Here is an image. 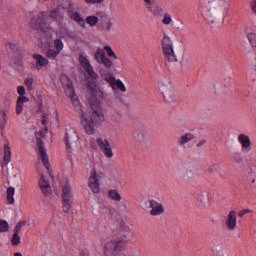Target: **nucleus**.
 Here are the masks:
<instances>
[{
  "instance_id": "42",
  "label": "nucleus",
  "mask_w": 256,
  "mask_h": 256,
  "mask_svg": "<svg viewBox=\"0 0 256 256\" xmlns=\"http://www.w3.org/2000/svg\"><path fill=\"white\" fill-rule=\"evenodd\" d=\"M24 84L31 91V89H33V78H26Z\"/></svg>"
},
{
  "instance_id": "21",
  "label": "nucleus",
  "mask_w": 256,
  "mask_h": 256,
  "mask_svg": "<svg viewBox=\"0 0 256 256\" xmlns=\"http://www.w3.org/2000/svg\"><path fill=\"white\" fill-rule=\"evenodd\" d=\"M238 142L240 143L242 149L249 151L251 149V138L245 134L238 135Z\"/></svg>"
},
{
  "instance_id": "23",
  "label": "nucleus",
  "mask_w": 256,
  "mask_h": 256,
  "mask_svg": "<svg viewBox=\"0 0 256 256\" xmlns=\"http://www.w3.org/2000/svg\"><path fill=\"white\" fill-rule=\"evenodd\" d=\"M24 103H29V97L19 96L16 102V115H21V113H23Z\"/></svg>"
},
{
  "instance_id": "50",
  "label": "nucleus",
  "mask_w": 256,
  "mask_h": 256,
  "mask_svg": "<svg viewBox=\"0 0 256 256\" xmlns=\"http://www.w3.org/2000/svg\"><path fill=\"white\" fill-rule=\"evenodd\" d=\"M205 143H207V140H201V141L197 144V147H203V145H205Z\"/></svg>"
},
{
  "instance_id": "51",
  "label": "nucleus",
  "mask_w": 256,
  "mask_h": 256,
  "mask_svg": "<svg viewBox=\"0 0 256 256\" xmlns=\"http://www.w3.org/2000/svg\"><path fill=\"white\" fill-rule=\"evenodd\" d=\"M113 24L111 23V22H108L107 23V29L109 30V29H111V26H112Z\"/></svg>"
},
{
  "instance_id": "49",
  "label": "nucleus",
  "mask_w": 256,
  "mask_h": 256,
  "mask_svg": "<svg viewBox=\"0 0 256 256\" xmlns=\"http://www.w3.org/2000/svg\"><path fill=\"white\" fill-rule=\"evenodd\" d=\"M234 163H243V157L235 156L234 157Z\"/></svg>"
},
{
  "instance_id": "9",
  "label": "nucleus",
  "mask_w": 256,
  "mask_h": 256,
  "mask_svg": "<svg viewBox=\"0 0 256 256\" xmlns=\"http://www.w3.org/2000/svg\"><path fill=\"white\" fill-rule=\"evenodd\" d=\"M62 203H63V211L65 213H70L73 207V193L71 192V186L66 184L62 188Z\"/></svg>"
},
{
  "instance_id": "34",
  "label": "nucleus",
  "mask_w": 256,
  "mask_h": 256,
  "mask_svg": "<svg viewBox=\"0 0 256 256\" xmlns=\"http://www.w3.org/2000/svg\"><path fill=\"white\" fill-rule=\"evenodd\" d=\"M54 47L58 53H61L63 51V41L61 39H54Z\"/></svg>"
},
{
  "instance_id": "53",
  "label": "nucleus",
  "mask_w": 256,
  "mask_h": 256,
  "mask_svg": "<svg viewBox=\"0 0 256 256\" xmlns=\"http://www.w3.org/2000/svg\"><path fill=\"white\" fill-rule=\"evenodd\" d=\"M14 256H23V254H21L20 252H16L14 253Z\"/></svg>"
},
{
  "instance_id": "5",
  "label": "nucleus",
  "mask_w": 256,
  "mask_h": 256,
  "mask_svg": "<svg viewBox=\"0 0 256 256\" xmlns=\"http://www.w3.org/2000/svg\"><path fill=\"white\" fill-rule=\"evenodd\" d=\"M30 27L33 31H38L41 33H49L53 31L51 25L47 23V13L40 12L38 15L34 16L30 20Z\"/></svg>"
},
{
  "instance_id": "52",
  "label": "nucleus",
  "mask_w": 256,
  "mask_h": 256,
  "mask_svg": "<svg viewBox=\"0 0 256 256\" xmlns=\"http://www.w3.org/2000/svg\"><path fill=\"white\" fill-rule=\"evenodd\" d=\"M251 183H252V185H254V187H256V181H255V179H252V180H251Z\"/></svg>"
},
{
  "instance_id": "37",
  "label": "nucleus",
  "mask_w": 256,
  "mask_h": 256,
  "mask_svg": "<svg viewBox=\"0 0 256 256\" xmlns=\"http://www.w3.org/2000/svg\"><path fill=\"white\" fill-rule=\"evenodd\" d=\"M24 225H27V222L25 220L18 222L13 230V233L19 234Z\"/></svg>"
},
{
  "instance_id": "7",
  "label": "nucleus",
  "mask_w": 256,
  "mask_h": 256,
  "mask_svg": "<svg viewBox=\"0 0 256 256\" xmlns=\"http://www.w3.org/2000/svg\"><path fill=\"white\" fill-rule=\"evenodd\" d=\"M129 233H131V227H129V223L125 221H121L118 227L113 231L116 241L124 245H127L129 241Z\"/></svg>"
},
{
  "instance_id": "19",
  "label": "nucleus",
  "mask_w": 256,
  "mask_h": 256,
  "mask_svg": "<svg viewBox=\"0 0 256 256\" xmlns=\"http://www.w3.org/2000/svg\"><path fill=\"white\" fill-rule=\"evenodd\" d=\"M39 187L43 195H45L46 197H49V195H51L52 193L51 184H49V181L45 179V175L43 173H41V177L39 180Z\"/></svg>"
},
{
  "instance_id": "35",
  "label": "nucleus",
  "mask_w": 256,
  "mask_h": 256,
  "mask_svg": "<svg viewBox=\"0 0 256 256\" xmlns=\"http://www.w3.org/2000/svg\"><path fill=\"white\" fill-rule=\"evenodd\" d=\"M9 231V224L5 220H0V233H7Z\"/></svg>"
},
{
  "instance_id": "27",
  "label": "nucleus",
  "mask_w": 256,
  "mask_h": 256,
  "mask_svg": "<svg viewBox=\"0 0 256 256\" xmlns=\"http://www.w3.org/2000/svg\"><path fill=\"white\" fill-rule=\"evenodd\" d=\"M7 126V111L0 110V129H5Z\"/></svg>"
},
{
  "instance_id": "12",
  "label": "nucleus",
  "mask_w": 256,
  "mask_h": 256,
  "mask_svg": "<svg viewBox=\"0 0 256 256\" xmlns=\"http://www.w3.org/2000/svg\"><path fill=\"white\" fill-rule=\"evenodd\" d=\"M132 140L136 145H145L148 141L147 130L138 128L132 132Z\"/></svg>"
},
{
  "instance_id": "47",
  "label": "nucleus",
  "mask_w": 256,
  "mask_h": 256,
  "mask_svg": "<svg viewBox=\"0 0 256 256\" xmlns=\"http://www.w3.org/2000/svg\"><path fill=\"white\" fill-rule=\"evenodd\" d=\"M247 213H251V210L249 209H244L242 211L239 212V217H245V215H247Z\"/></svg>"
},
{
  "instance_id": "15",
  "label": "nucleus",
  "mask_w": 256,
  "mask_h": 256,
  "mask_svg": "<svg viewBox=\"0 0 256 256\" xmlns=\"http://www.w3.org/2000/svg\"><path fill=\"white\" fill-rule=\"evenodd\" d=\"M97 144L101 149V151L103 152V154L105 155V157H107V159H111L113 157V148H111V144L109 143V140L98 138Z\"/></svg>"
},
{
  "instance_id": "31",
  "label": "nucleus",
  "mask_w": 256,
  "mask_h": 256,
  "mask_svg": "<svg viewBox=\"0 0 256 256\" xmlns=\"http://www.w3.org/2000/svg\"><path fill=\"white\" fill-rule=\"evenodd\" d=\"M108 197L112 199V201H121V194L117 190H109Z\"/></svg>"
},
{
  "instance_id": "17",
  "label": "nucleus",
  "mask_w": 256,
  "mask_h": 256,
  "mask_svg": "<svg viewBox=\"0 0 256 256\" xmlns=\"http://www.w3.org/2000/svg\"><path fill=\"white\" fill-rule=\"evenodd\" d=\"M150 204V215L152 217H159V215H163L165 213V207H163V204L157 202L156 200H149Z\"/></svg>"
},
{
  "instance_id": "29",
  "label": "nucleus",
  "mask_w": 256,
  "mask_h": 256,
  "mask_svg": "<svg viewBox=\"0 0 256 256\" xmlns=\"http://www.w3.org/2000/svg\"><path fill=\"white\" fill-rule=\"evenodd\" d=\"M13 195H15V188L9 187L7 189V201L10 203V205H13L15 203V198H13Z\"/></svg>"
},
{
  "instance_id": "10",
  "label": "nucleus",
  "mask_w": 256,
  "mask_h": 256,
  "mask_svg": "<svg viewBox=\"0 0 256 256\" xmlns=\"http://www.w3.org/2000/svg\"><path fill=\"white\" fill-rule=\"evenodd\" d=\"M66 149L68 153H71L75 147H77V143H79V135H77V131L73 128H69L66 130Z\"/></svg>"
},
{
  "instance_id": "33",
  "label": "nucleus",
  "mask_w": 256,
  "mask_h": 256,
  "mask_svg": "<svg viewBox=\"0 0 256 256\" xmlns=\"http://www.w3.org/2000/svg\"><path fill=\"white\" fill-rule=\"evenodd\" d=\"M115 87L116 89H119V91H121L122 93H125L127 91V87L120 79L116 80V82L114 83V88Z\"/></svg>"
},
{
  "instance_id": "40",
  "label": "nucleus",
  "mask_w": 256,
  "mask_h": 256,
  "mask_svg": "<svg viewBox=\"0 0 256 256\" xmlns=\"http://www.w3.org/2000/svg\"><path fill=\"white\" fill-rule=\"evenodd\" d=\"M45 38L42 39V43H45L46 45H51V43H53V40H52L53 39V35L46 34Z\"/></svg>"
},
{
  "instance_id": "54",
  "label": "nucleus",
  "mask_w": 256,
  "mask_h": 256,
  "mask_svg": "<svg viewBox=\"0 0 256 256\" xmlns=\"http://www.w3.org/2000/svg\"><path fill=\"white\" fill-rule=\"evenodd\" d=\"M44 131L47 133V131H49V128L45 127Z\"/></svg>"
},
{
  "instance_id": "25",
  "label": "nucleus",
  "mask_w": 256,
  "mask_h": 256,
  "mask_svg": "<svg viewBox=\"0 0 256 256\" xmlns=\"http://www.w3.org/2000/svg\"><path fill=\"white\" fill-rule=\"evenodd\" d=\"M193 139H195V134L186 133L180 137V140L178 141V143L180 145H187V143H189L190 141H193Z\"/></svg>"
},
{
  "instance_id": "30",
  "label": "nucleus",
  "mask_w": 256,
  "mask_h": 256,
  "mask_svg": "<svg viewBox=\"0 0 256 256\" xmlns=\"http://www.w3.org/2000/svg\"><path fill=\"white\" fill-rule=\"evenodd\" d=\"M86 23L88 25H90V27H95L99 23V17L88 16V17H86Z\"/></svg>"
},
{
  "instance_id": "36",
  "label": "nucleus",
  "mask_w": 256,
  "mask_h": 256,
  "mask_svg": "<svg viewBox=\"0 0 256 256\" xmlns=\"http://www.w3.org/2000/svg\"><path fill=\"white\" fill-rule=\"evenodd\" d=\"M162 17H163L162 23L164 25H171L173 18H171V15L169 13H164Z\"/></svg>"
},
{
  "instance_id": "41",
  "label": "nucleus",
  "mask_w": 256,
  "mask_h": 256,
  "mask_svg": "<svg viewBox=\"0 0 256 256\" xmlns=\"http://www.w3.org/2000/svg\"><path fill=\"white\" fill-rule=\"evenodd\" d=\"M218 169H219V164H212L208 166L207 171L208 173H217Z\"/></svg>"
},
{
  "instance_id": "48",
  "label": "nucleus",
  "mask_w": 256,
  "mask_h": 256,
  "mask_svg": "<svg viewBox=\"0 0 256 256\" xmlns=\"http://www.w3.org/2000/svg\"><path fill=\"white\" fill-rule=\"evenodd\" d=\"M60 79H61L62 83L69 82V76L68 75L62 74Z\"/></svg>"
},
{
  "instance_id": "44",
  "label": "nucleus",
  "mask_w": 256,
  "mask_h": 256,
  "mask_svg": "<svg viewBox=\"0 0 256 256\" xmlns=\"http://www.w3.org/2000/svg\"><path fill=\"white\" fill-rule=\"evenodd\" d=\"M18 94L20 95V97H25V87L24 86H18Z\"/></svg>"
},
{
  "instance_id": "6",
  "label": "nucleus",
  "mask_w": 256,
  "mask_h": 256,
  "mask_svg": "<svg viewBox=\"0 0 256 256\" xmlns=\"http://www.w3.org/2000/svg\"><path fill=\"white\" fill-rule=\"evenodd\" d=\"M105 178V173L93 168L88 178V187L92 193L97 194L101 191V179Z\"/></svg>"
},
{
  "instance_id": "46",
  "label": "nucleus",
  "mask_w": 256,
  "mask_h": 256,
  "mask_svg": "<svg viewBox=\"0 0 256 256\" xmlns=\"http://www.w3.org/2000/svg\"><path fill=\"white\" fill-rule=\"evenodd\" d=\"M84 3H87L88 5H97L101 4L99 0H84Z\"/></svg>"
},
{
  "instance_id": "57",
  "label": "nucleus",
  "mask_w": 256,
  "mask_h": 256,
  "mask_svg": "<svg viewBox=\"0 0 256 256\" xmlns=\"http://www.w3.org/2000/svg\"><path fill=\"white\" fill-rule=\"evenodd\" d=\"M44 1H48V0H44Z\"/></svg>"
},
{
  "instance_id": "14",
  "label": "nucleus",
  "mask_w": 256,
  "mask_h": 256,
  "mask_svg": "<svg viewBox=\"0 0 256 256\" xmlns=\"http://www.w3.org/2000/svg\"><path fill=\"white\" fill-rule=\"evenodd\" d=\"M158 87L164 99H171V97H173V88L171 87V82H169V80H160L158 82Z\"/></svg>"
},
{
  "instance_id": "39",
  "label": "nucleus",
  "mask_w": 256,
  "mask_h": 256,
  "mask_svg": "<svg viewBox=\"0 0 256 256\" xmlns=\"http://www.w3.org/2000/svg\"><path fill=\"white\" fill-rule=\"evenodd\" d=\"M11 243L12 245H19V243H21V238L19 237V234L13 232Z\"/></svg>"
},
{
  "instance_id": "22",
  "label": "nucleus",
  "mask_w": 256,
  "mask_h": 256,
  "mask_svg": "<svg viewBox=\"0 0 256 256\" xmlns=\"http://www.w3.org/2000/svg\"><path fill=\"white\" fill-rule=\"evenodd\" d=\"M33 58L36 61V69L39 71V69H41V67H47V65H49V60H47V58L43 57L40 54H34Z\"/></svg>"
},
{
  "instance_id": "20",
  "label": "nucleus",
  "mask_w": 256,
  "mask_h": 256,
  "mask_svg": "<svg viewBox=\"0 0 256 256\" xmlns=\"http://www.w3.org/2000/svg\"><path fill=\"white\" fill-rule=\"evenodd\" d=\"M246 53H251L253 49H256V33H248L247 41L244 46Z\"/></svg>"
},
{
  "instance_id": "4",
  "label": "nucleus",
  "mask_w": 256,
  "mask_h": 256,
  "mask_svg": "<svg viewBox=\"0 0 256 256\" xmlns=\"http://www.w3.org/2000/svg\"><path fill=\"white\" fill-rule=\"evenodd\" d=\"M206 19L215 25L223 21V12L221 11V0H210L207 4Z\"/></svg>"
},
{
  "instance_id": "11",
  "label": "nucleus",
  "mask_w": 256,
  "mask_h": 256,
  "mask_svg": "<svg viewBox=\"0 0 256 256\" xmlns=\"http://www.w3.org/2000/svg\"><path fill=\"white\" fill-rule=\"evenodd\" d=\"M79 63L82 69H84V71L89 75L90 79H92L93 81L99 79V74L95 72V69L91 65V62L83 54L79 56Z\"/></svg>"
},
{
  "instance_id": "2",
  "label": "nucleus",
  "mask_w": 256,
  "mask_h": 256,
  "mask_svg": "<svg viewBox=\"0 0 256 256\" xmlns=\"http://www.w3.org/2000/svg\"><path fill=\"white\" fill-rule=\"evenodd\" d=\"M180 44L181 42H179L174 34H164L162 39V49L166 65L172 67L183 61L181 47H179Z\"/></svg>"
},
{
  "instance_id": "16",
  "label": "nucleus",
  "mask_w": 256,
  "mask_h": 256,
  "mask_svg": "<svg viewBox=\"0 0 256 256\" xmlns=\"http://www.w3.org/2000/svg\"><path fill=\"white\" fill-rule=\"evenodd\" d=\"M145 3H147V9L153 17H162L163 14L165 13V10L157 4V3H151L153 0H144Z\"/></svg>"
},
{
  "instance_id": "28",
  "label": "nucleus",
  "mask_w": 256,
  "mask_h": 256,
  "mask_svg": "<svg viewBox=\"0 0 256 256\" xmlns=\"http://www.w3.org/2000/svg\"><path fill=\"white\" fill-rule=\"evenodd\" d=\"M198 203H207L209 201V193L208 192H199L196 196Z\"/></svg>"
},
{
  "instance_id": "43",
  "label": "nucleus",
  "mask_w": 256,
  "mask_h": 256,
  "mask_svg": "<svg viewBox=\"0 0 256 256\" xmlns=\"http://www.w3.org/2000/svg\"><path fill=\"white\" fill-rule=\"evenodd\" d=\"M51 19H57L59 17V8L53 9L50 12Z\"/></svg>"
},
{
  "instance_id": "24",
  "label": "nucleus",
  "mask_w": 256,
  "mask_h": 256,
  "mask_svg": "<svg viewBox=\"0 0 256 256\" xmlns=\"http://www.w3.org/2000/svg\"><path fill=\"white\" fill-rule=\"evenodd\" d=\"M69 17L70 19H72V21H75L76 23H78L80 27L85 28V19H83V16L81 15L80 12H70Z\"/></svg>"
},
{
  "instance_id": "32",
  "label": "nucleus",
  "mask_w": 256,
  "mask_h": 256,
  "mask_svg": "<svg viewBox=\"0 0 256 256\" xmlns=\"http://www.w3.org/2000/svg\"><path fill=\"white\" fill-rule=\"evenodd\" d=\"M60 54V52H58L57 50H54V49H48L47 52H46V57L48 59H52V60H55L57 59V56Z\"/></svg>"
},
{
  "instance_id": "45",
  "label": "nucleus",
  "mask_w": 256,
  "mask_h": 256,
  "mask_svg": "<svg viewBox=\"0 0 256 256\" xmlns=\"http://www.w3.org/2000/svg\"><path fill=\"white\" fill-rule=\"evenodd\" d=\"M49 119V115L48 114H43L42 115V125H44L45 127L47 126V120Z\"/></svg>"
},
{
  "instance_id": "55",
  "label": "nucleus",
  "mask_w": 256,
  "mask_h": 256,
  "mask_svg": "<svg viewBox=\"0 0 256 256\" xmlns=\"http://www.w3.org/2000/svg\"><path fill=\"white\" fill-rule=\"evenodd\" d=\"M100 3H103V1H105V0H98Z\"/></svg>"
},
{
  "instance_id": "8",
  "label": "nucleus",
  "mask_w": 256,
  "mask_h": 256,
  "mask_svg": "<svg viewBox=\"0 0 256 256\" xmlns=\"http://www.w3.org/2000/svg\"><path fill=\"white\" fill-rule=\"evenodd\" d=\"M125 249H127V245L123 242H119L116 239L110 240L104 244V256H118L119 253H122Z\"/></svg>"
},
{
  "instance_id": "1",
  "label": "nucleus",
  "mask_w": 256,
  "mask_h": 256,
  "mask_svg": "<svg viewBox=\"0 0 256 256\" xmlns=\"http://www.w3.org/2000/svg\"><path fill=\"white\" fill-rule=\"evenodd\" d=\"M88 87L91 91L88 96L90 111L88 118L85 115L82 116L81 123L87 135H95V127H100L105 122V113L101 101L107 99V92L95 83H88Z\"/></svg>"
},
{
  "instance_id": "3",
  "label": "nucleus",
  "mask_w": 256,
  "mask_h": 256,
  "mask_svg": "<svg viewBox=\"0 0 256 256\" xmlns=\"http://www.w3.org/2000/svg\"><path fill=\"white\" fill-rule=\"evenodd\" d=\"M94 59L99 65H103L105 68H100L99 73L104 79V81H107L112 87V89H115V83L117 82V79H115V76L111 73L114 65L111 59L105 55V50L99 48L95 54H94Z\"/></svg>"
},
{
  "instance_id": "38",
  "label": "nucleus",
  "mask_w": 256,
  "mask_h": 256,
  "mask_svg": "<svg viewBox=\"0 0 256 256\" xmlns=\"http://www.w3.org/2000/svg\"><path fill=\"white\" fill-rule=\"evenodd\" d=\"M104 51H106L108 57H113V59H117V54H115L111 46H105Z\"/></svg>"
},
{
  "instance_id": "26",
  "label": "nucleus",
  "mask_w": 256,
  "mask_h": 256,
  "mask_svg": "<svg viewBox=\"0 0 256 256\" xmlns=\"http://www.w3.org/2000/svg\"><path fill=\"white\" fill-rule=\"evenodd\" d=\"M4 163L7 165L11 161V148L9 147V143L4 145Z\"/></svg>"
},
{
  "instance_id": "56",
  "label": "nucleus",
  "mask_w": 256,
  "mask_h": 256,
  "mask_svg": "<svg viewBox=\"0 0 256 256\" xmlns=\"http://www.w3.org/2000/svg\"><path fill=\"white\" fill-rule=\"evenodd\" d=\"M124 208L127 209V204H124Z\"/></svg>"
},
{
  "instance_id": "13",
  "label": "nucleus",
  "mask_w": 256,
  "mask_h": 256,
  "mask_svg": "<svg viewBox=\"0 0 256 256\" xmlns=\"http://www.w3.org/2000/svg\"><path fill=\"white\" fill-rule=\"evenodd\" d=\"M224 225L228 231L237 229V212L235 210H231L225 217Z\"/></svg>"
},
{
  "instance_id": "18",
  "label": "nucleus",
  "mask_w": 256,
  "mask_h": 256,
  "mask_svg": "<svg viewBox=\"0 0 256 256\" xmlns=\"http://www.w3.org/2000/svg\"><path fill=\"white\" fill-rule=\"evenodd\" d=\"M36 143L38 145L39 155L42 159V162L46 167V169L49 171V167H50L49 157L47 156V150L45 149V145H43V140H41L40 138H37Z\"/></svg>"
}]
</instances>
